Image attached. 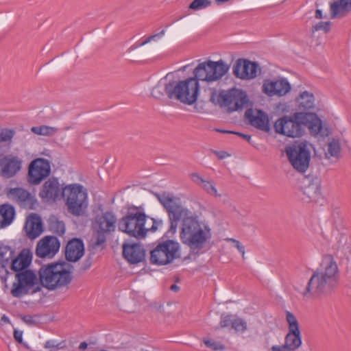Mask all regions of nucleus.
I'll list each match as a JSON object with an SVG mask.
<instances>
[{
  "label": "nucleus",
  "mask_w": 351,
  "mask_h": 351,
  "mask_svg": "<svg viewBox=\"0 0 351 351\" xmlns=\"http://www.w3.org/2000/svg\"><path fill=\"white\" fill-rule=\"evenodd\" d=\"M32 257L31 251L24 248L12 261L11 271L15 273L16 280L10 291L13 297L21 298L28 293L34 294L40 291L42 287L54 291L71 282L73 267L70 263L58 261L43 265L38 271V278L34 271L29 269Z\"/></svg>",
  "instance_id": "nucleus-1"
},
{
  "label": "nucleus",
  "mask_w": 351,
  "mask_h": 351,
  "mask_svg": "<svg viewBox=\"0 0 351 351\" xmlns=\"http://www.w3.org/2000/svg\"><path fill=\"white\" fill-rule=\"evenodd\" d=\"M159 202L168 214L169 228L165 232L166 237H174L178 222L181 221L180 239L181 242L191 250H202L206 241L211 237L210 228L207 225L202 226L198 217L189 209L184 208L173 196L156 193Z\"/></svg>",
  "instance_id": "nucleus-2"
},
{
  "label": "nucleus",
  "mask_w": 351,
  "mask_h": 351,
  "mask_svg": "<svg viewBox=\"0 0 351 351\" xmlns=\"http://www.w3.org/2000/svg\"><path fill=\"white\" fill-rule=\"evenodd\" d=\"M339 282L338 267L332 255L326 256L315 270L306 287L299 292L305 298H315L331 294Z\"/></svg>",
  "instance_id": "nucleus-3"
},
{
  "label": "nucleus",
  "mask_w": 351,
  "mask_h": 351,
  "mask_svg": "<svg viewBox=\"0 0 351 351\" xmlns=\"http://www.w3.org/2000/svg\"><path fill=\"white\" fill-rule=\"evenodd\" d=\"M230 65L223 60L217 61L208 60L200 62L193 70V76L181 80L180 88H184L191 104L196 102L199 92V81L208 83L222 78L229 71Z\"/></svg>",
  "instance_id": "nucleus-4"
},
{
  "label": "nucleus",
  "mask_w": 351,
  "mask_h": 351,
  "mask_svg": "<svg viewBox=\"0 0 351 351\" xmlns=\"http://www.w3.org/2000/svg\"><path fill=\"white\" fill-rule=\"evenodd\" d=\"M323 125L321 119L315 112H296L290 116L285 115L274 123L276 133L291 138L301 137L308 128L313 135L319 134Z\"/></svg>",
  "instance_id": "nucleus-5"
},
{
  "label": "nucleus",
  "mask_w": 351,
  "mask_h": 351,
  "mask_svg": "<svg viewBox=\"0 0 351 351\" xmlns=\"http://www.w3.org/2000/svg\"><path fill=\"white\" fill-rule=\"evenodd\" d=\"M147 217L142 206H130L126 215L119 219L118 229L130 237L143 239L147 235L145 223Z\"/></svg>",
  "instance_id": "nucleus-6"
},
{
  "label": "nucleus",
  "mask_w": 351,
  "mask_h": 351,
  "mask_svg": "<svg viewBox=\"0 0 351 351\" xmlns=\"http://www.w3.org/2000/svg\"><path fill=\"white\" fill-rule=\"evenodd\" d=\"M165 234L157 241L156 246L150 251V263L156 265H167L181 257L180 245Z\"/></svg>",
  "instance_id": "nucleus-7"
},
{
  "label": "nucleus",
  "mask_w": 351,
  "mask_h": 351,
  "mask_svg": "<svg viewBox=\"0 0 351 351\" xmlns=\"http://www.w3.org/2000/svg\"><path fill=\"white\" fill-rule=\"evenodd\" d=\"M82 189L80 184H71L62 188V197L65 200L68 212L73 216L82 215L87 207L86 193Z\"/></svg>",
  "instance_id": "nucleus-8"
},
{
  "label": "nucleus",
  "mask_w": 351,
  "mask_h": 351,
  "mask_svg": "<svg viewBox=\"0 0 351 351\" xmlns=\"http://www.w3.org/2000/svg\"><path fill=\"white\" fill-rule=\"evenodd\" d=\"M309 145L306 141H302L285 147L289 162L299 173H305L309 167L311 157Z\"/></svg>",
  "instance_id": "nucleus-9"
},
{
  "label": "nucleus",
  "mask_w": 351,
  "mask_h": 351,
  "mask_svg": "<svg viewBox=\"0 0 351 351\" xmlns=\"http://www.w3.org/2000/svg\"><path fill=\"white\" fill-rule=\"evenodd\" d=\"M117 221L115 214L111 210L97 215L95 217L93 226L95 230L94 234L95 241L93 245L98 247L104 244L106 241V234L114 232L116 229Z\"/></svg>",
  "instance_id": "nucleus-10"
},
{
  "label": "nucleus",
  "mask_w": 351,
  "mask_h": 351,
  "mask_svg": "<svg viewBox=\"0 0 351 351\" xmlns=\"http://www.w3.org/2000/svg\"><path fill=\"white\" fill-rule=\"evenodd\" d=\"M249 102L245 91L237 88L221 90L217 96V104L221 107H227L229 112L242 110Z\"/></svg>",
  "instance_id": "nucleus-11"
},
{
  "label": "nucleus",
  "mask_w": 351,
  "mask_h": 351,
  "mask_svg": "<svg viewBox=\"0 0 351 351\" xmlns=\"http://www.w3.org/2000/svg\"><path fill=\"white\" fill-rule=\"evenodd\" d=\"M285 318L288 325V332L285 337V343L280 348H282V351H295L302 343L299 322L295 315L289 311L285 312Z\"/></svg>",
  "instance_id": "nucleus-12"
},
{
  "label": "nucleus",
  "mask_w": 351,
  "mask_h": 351,
  "mask_svg": "<svg viewBox=\"0 0 351 351\" xmlns=\"http://www.w3.org/2000/svg\"><path fill=\"white\" fill-rule=\"evenodd\" d=\"M182 85L181 80L178 82L171 80L165 86L158 84L152 88L151 95L153 97L160 99L165 93L170 99H176L184 104L191 105L184 88H180Z\"/></svg>",
  "instance_id": "nucleus-13"
},
{
  "label": "nucleus",
  "mask_w": 351,
  "mask_h": 351,
  "mask_svg": "<svg viewBox=\"0 0 351 351\" xmlns=\"http://www.w3.org/2000/svg\"><path fill=\"white\" fill-rule=\"evenodd\" d=\"M304 182L302 200L306 203L315 202L323 205L325 200L322 192L321 178L317 176L308 175Z\"/></svg>",
  "instance_id": "nucleus-14"
},
{
  "label": "nucleus",
  "mask_w": 351,
  "mask_h": 351,
  "mask_svg": "<svg viewBox=\"0 0 351 351\" xmlns=\"http://www.w3.org/2000/svg\"><path fill=\"white\" fill-rule=\"evenodd\" d=\"M51 173L50 162L43 158L32 160L27 167V180L33 185H38Z\"/></svg>",
  "instance_id": "nucleus-15"
},
{
  "label": "nucleus",
  "mask_w": 351,
  "mask_h": 351,
  "mask_svg": "<svg viewBox=\"0 0 351 351\" xmlns=\"http://www.w3.org/2000/svg\"><path fill=\"white\" fill-rule=\"evenodd\" d=\"M123 258L130 265L146 263V251L139 243H124L122 245Z\"/></svg>",
  "instance_id": "nucleus-16"
},
{
  "label": "nucleus",
  "mask_w": 351,
  "mask_h": 351,
  "mask_svg": "<svg viewBox=\"0 0 351 351\" xmlns=\"http://www.w3.org/2000/svg\"><path fill=\"white\" fill-rule=\"evenodd\" d=\"M259 64L247 59L239 58L233 65L232 73L237 77L241 80H251L257 76Z\"/></svg>",
  "instance_id": "nucleus-17"
},
{
  "label": "nucleus",
  "mask_w": 351,
  "mask_h": 351,
  "mask_svg": "<svg viewBox=\"0 0 351 351\" xmlns=\"http://www.w3.org/2000/svg\"><path fill=\"white\" fill-rule=\"evenodd\" d=\"M7 195L24 208L34 210L38 204L36 197L22 187L10 188Z\"/></svg>",
  "instance_id": "nucleus-18"
},
{
  "label": "nucleus",
  "mask_w": 351,
  "mask_h": 351,
  "mask_svg": "<svg viewBox=\"0 0 351 351\" xmlns=\"http://www.w3.org/2000/svg\"><path fill=\"white\" fill-rule=\"evenodd\" d=\"M60 247V241L57 237L45 236L38 243L35 253L42 258H52L58 252Z\"/></svg>",
  "instance_id": "nucleus-19"
},
{
  "label": "nucleus",
  "mask_w": 351,
  "mask_h": 351,
  "mask_svg": "<svg viewBox=\"0 0 351 351\" xmlns=\"http://www.w3.org/2000/svg\"><path fill=\"white\" fill-rule=\"evenodd\" d=\"M291 89V86L289 81L284 77L280 80H265L262 86V91L269 97L274 95L284 96Z\"/></svg>",
  "instance_id": "nucleus-20"
},
{
  "label": "nucleus",
  "mask_w": 351,
  "mask_h": 351,
  "mask_svg": "<svg viewBox=\"0 0 351 351\" xmlns=\"http://www.w3.org/2000/svg\"><path fill=\"white\" fill-rule=\"evenodd\" d=\"M244 117L252 126L266 132H269L271 128L269 117L263 110L256 109V114H254V110L248 108Z\"/></svg>",
  "instance_id": "nucleus-21"
},
{
  "label": "nucleus",
  "mask_w": 351,
  "mask_h": 351,
  "mask_svg": "<svg viewBox=\"0 0 351 351\" xmlns=\"http://www.w3.org/2000/svg\"><path fill=\"white\" fill-rule=\"evenodd\" d=\"M22 160L12 154L0 157V175L6 178L14 177L21 169Z\"/></svg>",
  "instance_id": "nucleus-22"
},
{
  "label": "nucleus",
  "mask_w": 351,
  "mask_h": 351,
  "mask_svg": "<svg viewBox=\"0 0 351 351\" xmlns=\"http://www.w3.org/2000/svg\"><path fill=\"white\" fill-rule=\"evenodd\" d=\"M58 178L51 177L44 182L39 192V196L44 200L56 201L62 199V188L60 187Z\"/></svg>",
  "instance_id": "nucleus-23"
},
{
  "label": "nucleus",
  "mask_w": 351,
  "mask_h": 351,
  "mask_svg": "<svg viewBox=\"0 0 351 351\" xmlns=\"http://www.w3.org/2000/svg\"><path fill=\"white\" fill-rule=\"evenodd\" d=\"M84 254V241L80 238H73L70 239L65 247V258L67 261L75 263L78 261Z\"/></svg>",
  "instance_id": "nucleus-24"
},
{
  "label": "nucleus",
  "mask_w": 351,
  "mask_h": 351,
  "mask_svg": "<svg viewBox=\"0 0 351 351\" xmlns=\"http://www.w3.org/2000/svg\"><path fill=\"white\" fill-rule=\"evenodd\" d=\"M24 228L29 239L33 240L38 237L43 232L41 217L37 213L29 214Z\"/></svg>",
  "instance_id": "nucleus-25"
},
{
  "label": "nucleus",
  "mask_w": 351,
  "mask_h": 351,
  "mask_svg": "<svg viewBox=\"0 0 351 351\" xmlns=\"http://www.w3.org/2000/svg\"><path fill=\"white\" fill-rule=\"evenodd\" d=\"M14 254L15 251L12 247L0 241V265L5 275L10 274L8 270L9 263L10 268L11 269L12 261L18 256V255L14 256Z\"/></svg>",
  "instance_id": "nucleus-26"
},
{
  "label": "nucleus",
  "mask_w": 351,
  "mask_h": 351,
  "mask_svg": "<svg viewBox=\"0 0 351 351\" xmlns=\"http://www.w3.org/2000/svg\"><path fill=\"white\" fill-rule=\"evenodd\" d=\"M16 215L14 207L9 204L0 205V229L10 226Z\"/></svg>",
  "instance_id": "nucleus-27"
},
{
  "label": "nucleus",
  "mask_w": 351,
  "mask_h": 351,
  "mask_svg": "<svg viewBox=\"0 0 351 351\" xmlns=\"http://www.w3.org/2000/svg\"><path fill=\"white\" fill-rule=\"evenodd\" d=\"M350 11H351V7L346 0H337L330 5L331 19L344 16Z\"/></svg>",
  "instance_id": "nucleus-28"
},
{
  "label": "nucleus",
  "mask_w": 351,
  "mask_h": 351,
  "mask_svg": "<svg viewBox=\"0 0 351 351\" xmlns=\"http://www.w3.org/2000/svg\"><path fill=\"white\" fill-rule=\"evenodd\" d=\"M295 100L300 110H308L314 107V95L307 90L301 93Z\"/></svg>",
  "instance_id": "nucleus-29"
},
{
  "label": "nucleus",
  "mask_w": 351,
  "mask_h": 351,
  "mask_svg": "<svg viewBox=\"0 0 351 351\" xmlns=\"http://www.w3.org/2000/svg\"><path fill=\"white\" fill-rule=\"evenodd\" d=\"M337 241L336 243L332 246V248L337 251V252H341V254H346L350 250V244L348 242V237L344 234H339L337 238Z\"/></svg>",
  "instance_id": "nucleus-30"
},
{
  "label": "nucleus",
  "mask_w": 351,
  "mask_h": 351,
  "mask_svg": "<svg viewBox=\"0 0 351 351\" xmlns=\"http://www.w3.org/2000/svg\"><path fill=\"white\" fill-rule=\"evenodd\" d=\"M234 316V315L230 313H223L220 316V322L216 329L226 328L228 330H232Z\"/></svg>",
  "instance_id": "nucleus-31"
},
{
  "label": "nucleus",
  "mask_w": 351,
  "mask_h": 351,
  "mask_svg": "<svg viewBox=\"0 0 351 351\" xmlns=\"http://www.w3.org/2000/svg\"><path fill=\"white\" fill-rule=\"evenodd\" d=\"M66 347V340L58 341L55 339L47 340L43 348L48 351H58L59 350L64 349Z\"/></svg>",
  "instance_id": "nucleus-32"
},
{
  "label": "nucleus",
  "mask_w": 351,
  "mask_h": 351,
  "mask_svg": "<svg viewBox=\"0 0 351 351\" xmlns=\"http://www.w3.org/2000/svg\"><path fill=\"white\" fill-rule=\"evenodd\" d=\"M31 131L37 135L51 136L56 133L57 129L56 128L48 125L34 126L31 128Z\"/></svg>",
  "instance_id": "nucleus-33"
},
{
  "label": "nucleus",
  "mask_w": 351,
  "mask_h": 351,
  "mask_svg": "<svg viewBox=\"0 0 351 351\" xmlns=\"http://www.w3.org/2000/svg\"><path fill=\"white\" fill-rule=\"evenodd\" d=\"M328 152L332 157L339 158L341 156V145L339 139L332 138L328 143Z\"/></svg>",
  "instance_id": "nucleus-34"
},
{
  "label": "nucleus",
  "mask_w": 351,
  "mask_h": 351,
  "mask_svg": "<svg viewBox=\"0 0 351 351\" xmlns=\"http://www.w3.org/2000/svg\"><path fill=\"white\" fill-rule=\"evenodd\" d=\"M50 230L56 233L59 236H62L65 233V225L62 221L55 219L49 222Z\"/></svg>",
  "instance_id": "nucleus-35"
},
{
  "label": "nucleus",
  "mask_w": 351,
  "mask_h": 351,
  "mask_svg": "<svg viewBox=\"0 0 351 351\" xmlns=\"http://www.w3.org/2000/svg\"><path fill=\"white\" fill-rule=\"evenodd\" d=\"M193 177H197L199 180L202 182V188L210 195H213L215 197L219 196V195L217 193V191L215 186L213 184V183L210 181L204 180L201 177H199L197 174H193Z\"/></svg>",
  "instance_id": "nucleus-36"
},
{
  "label": "nucleus",
  "mask_w": 351,
  "mask_h": 351,
  "mask_svg": "<svg viewBox=\"0 0 351 351\" xmlns=\"http://www.w3.org/2000/svg\"><path fill=\"white\" fill-rule=\"evenodd\" d=\"M247 329V322L241 317L234 316L232 330L235 332H245Z\"/></svg>",
  "instance_id": "nucleus-37"
},
{
  "label": "nucleus",
  "mask_w": 351,
  "mask_h": 351,
  "mask_svg": "<svg viewBox=\"0 0 351 351\" xmlns=\"http://www.w3.org/2000/svg\"><path fill=\"white\" fill-rule=\"evenodd\" d=\"M211 5L210 0H193L188 7L189 10H199L206 8Z\"/></svg>",
  "instance_id": "nucleus-38"
},
{
  "label": "nucleus",
  "mask_w": 351,
  "mask_h": 351,
  "mask_svg": "<svg viewBox=\"0 0 351 351\" xmlns=\"http://www.w3.org/2000/svg\"><path fill=\"white\" fill-rule=\"evenodd\" d=\"M330 21H320L311 27L312 33H315L317 31H323L324 33H328L330 31Z\"/></svg>",
  "instance_id": "nucleus-39"
},
{
  "label": "nucleus",
  "mask_w": 351,
  "mask_h": 351,
  "mask_svg": "<svg viewBox=\"0 0 351 351\" xmlns=\"http://www.w3.org/2000/svg\"><path fill=\"white\" fill-rule=\"evenodd\" d=\"M16 132L14 129L3 128L0 132V142H8L12 140Z\"/></svg>",
  "instance_id": "nucleus-40"
},
{
  "label": "nucleus",
  "mask_w": 351,
  "mask_h": 351,
  "mask_svg": "<svg viewBox=\"0 0 351 351\" xmlns=\"http://www.w3.org/2000/svg\"><path fill=\"white\" fill-rule=\"evenodd\" d=\"M205 345L209 348H211L213 350H221L223 349V346L215 341L211 340V339H204V341Z\"/></svg>",
  "instance_id": "nucleus-41"
},
{
  "label": "nucleus",
  "mask_w": 351,
  "mask_h": 351,
  "mask_svg": "<svg viewBox=\"0 0 351 351\" xmlns=\"http://www.w3.org/2000/svg\"><path fill=\"white\" fill-rule=\"evenodd\" d=\"M40 316L38 315H19V317L21 319V320L27 324V325H34L36 322L35 320H34V317H39Z\"/></svg>",
  "instance_id": "nucleus-42"
},
{
  "label": "nucleus",
  "mask_w": 351,
  "mask_h": 351,
  "mask_svg": "<svg viewBox=\"0 0 351 351\" xmlns=\"http://www.w3.org/2000/svg\"><path fill=\"white\" fill-rule=\"evenodd\" d=\"M151 219L153 221V224H152L151 228H146L147 233L148 232H155L158 230V227L159 226H162V224H163V222H162V219H156V218H154V217H152Z\"/></svg>",
  "instance_id": "nucleus-43"
},
{
  "label": "nucleus",
  "mask_w": 351,
  "mask_h": 351,
  "mask_svg": "<svg viewBox=\"0 0 351 351\" xmlns=\"http://www.w3.org/2000/svg\"><path fill=\"white\" fill-rule=\"evenodd\" d=\"M165 33V29H162L160 32L148 36L145 40H143L142 42L141 45H144L151 42L152 40H155L156 38H161L162 36H164Z\"/></svg>",
  "instance_id": "nucleus-44"
},
{
  "label": "nucleus",
  "mask_w": 351,
  "mask_h": 351,
  "mask_svg": "<svg viewBox=\"0 0 351 351\" xmlns=\"http://www.w3.org/2000/svg\"><path fill=\"white\" fill-rule=\"evenodd\" d=\"M165 33V29H162L160 32L148 36L145 40H143L142 42L141 45H144L151 42L152 40H155L156 38H161L162 36H164Z\"/></svg>",
  "instance_id": "nucleus-45"
},
{
  "label": "nucleus",
  "mask_w": 351,
  "mask_h": 351,
  "mask_svg": "<svg viewBox=\"0 0 351 351\" xmlns=\"http://www.w3.org/2000/svg\"><path fill=\"white\" fill-rule=\"evenodd\" d=\"M93 263V257L90 254H89L85 260L83 261L82 266L80 267L81 271H85L90 269Z\"/></svg>",
  "instance_id": "nucleus-46"
},
{
  "label": "nucleus",
  "mask_w": 351,
  "mask_h": 351,
  "mask_svg": "<svg viewBox=\"0 0 351 351\" xmlns=\"http://www.w3.org/2000/svg\"><path fill=\"white\" fill-rule=\"evenodd\" d=\"M234 134L237 135L239 137L242 138L243 139L245 140L250 145H253V143L252 142V137L250 135L236 131H234Z\"/></svg>",
  "instance_id": "nucleus-47"
},
{
  "label": "nucleus",
  "mask_w": 351,
  "mask_h": 351,
  "mask_svg": "<svg viewBox=\"0 0 351 351\" xmlns=\"http://www.w3.org/2000/svg\"><path fill=\"white\" fill-rule=\"evenodd\" d=\"M14 338L19 343H23V331L15 329L14 330Z\"/></svg>",
  "instance_id": "nucleus-48"
},
{
  "label": "nucleus",
  "mask_w": 351,
  "mask_h": 351,
  "mask_svg": "<svg viewBox=\"0 0 351 351\" xmlns=\"http://www.w3.org/2000/svg\"><path fill=\"white\" fill-rule=\"evenodd\" d=\"M232 242L234 243V246L239 250V252L243 256L245 254L244 246L237 240L232 239Z\"/></svg>",
  "instance_id": "nucleus-49"
},
{
  "label": "nucleus",
  "mask_w": 351,
  "mask_h": 351,
  "mask_svg": "<svg viewBox=\"0 0 351 351\" xmlns=\"http://www.w3.org/2000/svg\"><path fill=\"white\" fill-rule=\"evenodd\" d=\"M315 16L316 19H321L323 18V13H322V10H320V9H317L315 10Z\"/></svg>",
  "instance_id": "nucleus-50"
},
{
  "label": "nucleus",
  "mask_w": 351,
  "mask_h": 351,
  "mask_svg": "<svg viewBox=\"0 0 351 351\" xmlns=\"http://www.w3.org/2000/svg\"><path fill=\"white\" fill-rule=\"evenodd\" d=\"M8 275H5V273L3 272V269L1 267L0 269V278L2 282H5L7 280Z\"/></svg>",
  "instance_id": "nucleus-51"
},
{
  "label": "nucleus",
  "mask_w": 351,
  "mask_h": 351,
  "mask_svg": "<svg viewBox=\"0 0 351 351\" xmlns=\"http://www.w3.org/2000/svg\"><path fill=\"white\" fill-rule=\"evenodd\" d=\"M215 131L220 132V133H223V134H234V131L218 129V128H216Z\"/></svg>",
  "instance_id": "nucleus-52"
},
{
  "label": "nucleus",
  "mask_w": 351,
  "mask_h": 351,
  "mask_svg": "<svg viewBox=\"0 0 351 351\" xmlns=\"http://www.w3.org/2000/svg\"><path fill=\"white\" fill-rule=\"evenodd\" d=\"M87 347H88V343L86 341H83V342L80 343V344L79 346V349L84 350L86 349Z\"/></svg>",
  "instance_id": "nucleus-53"
},
{
  "label": "nucleus",
  "mask_w": 351,
  "mask_h": 351,
  "mask_svg": "<svg viewBox=\"0 0 351 351\" xmlns=\"http://www.w3.org/2000/svg\"><path fill=\"white\" fill-rule=\"evenodd\" d=\"M1 320L2 322L5 323V324H9L10 323V320L9 319L8 317H7L5 315H3L1 318Z\"/></svg>",
  "instance_id": "nucleus-54"
},
{
  "label": "nucleus",
  "mask_w": 351,
  "mask_h": 351,
  "mask_svg": "<svg viewBox=\"0 0 351 351\" xmlns=\"http://www.w3.org/2000/svg\"><path fill=\"white\" fill-rule=\"evenodd\" d=\"M170 289L173 291L178 292L180 290V287L177 285L173 284L171 286Z\"/></svg>",
  "instance_id": "nucleus-55"
},
{
  "label": "nucleus",
  "mask_w": 351,
  "mask_h": 351,
  "mask_svg": "<svg viewBox=\"0 0 351 351\" xmlns=\"http://www.w3.org/2000/svg\"><path fill=\"white\" fill-rule=\"evenodd\" d=\"M215 95H216V92H215V90H213L211 93L210 101L214 104H216L215 98Z\"/></svg>",
  "instance_id": "nucleus-56"
},
{
  "label": "nucleus",
  "mask_w": 351,
  "mask_h": 351,
  "mask_svg": "<svg viewBox=\"0 0 351 351\" xmlns=\"http://www.w3.org/2000/svg\"><path fill=\"white\" fill-rule=\"evenodd\" d=\"M272 351H282V348H280V346H273L271 347Z\"/></svg>",
  "instance_id": "nucleus-57"
},
{
  "label": "nucleus",
  "mask_w": 351,
  "mask_h": 351,
  "mask_svg": "<svg viewBox=\"0 0 351 351\" xmlns=\"http://www.w3.org/2000/svg\"><path fill=\"white\" fill-rule=\"evenodd\" d=\"M189 12H188V13H185L184 14H183V15H182V16H179V17H178L176 21H174L173 23L176 22V21H177L181 20V19H183L184 16H187V15H189Z\"/></svg>",
  "instance_id": "nucleus-58"
},
{
  "label": "nucleus",
  "mask_w": 351,
  "mask_h": 351,
  "mask_svg": "<svg viewBox=\"0 0 351 351\" xmlns=\"http://www.w3.org/2000/svg\"><path fill=\"white\" fill-rule=\"evenodd\" d=\"M226 155H228V154L226 152H221V155H219V158L220 159H223L226 157Z\"/></svg>",
  "instance_id": "nucleus-59"
},
{
  "label": "nucleus",
  "mask_w": 351,
  "mask_h": 351,
  "mask_svg": "<svg viewBox=\"0 0 351 351\" xmlns=\"http://www.w3.org/2000/svg\"><path fill=\"white\" fill-rule=\"evenodd\" d=\"M230 0H215L216 3L219 5L227 1H229Z\"/></svg>",
  "instance_id": "nucleus-60"
},
{
  "label": "nucleus",
  "mask_w": 351,
  "mask_h": 351,
  "mask_svg": "<svg viewBox=\"0 0 351 351\" xmlns=\"http://www.w3.org/2000/svg\"><path fill=\"white\" fill-rule=\"evenodd\" d=\"M190 64H186L182 67H181L179 70L180 71H186V69H187L188 66H189Z\"/></svg>",
  "instance_id": "nucleus-61"
},
{
  "label": "nucleus",
  "mask_w": 351,
  "mask_h": 351,
  "mask_svg": "<svg viewBox=\"0 0 351 351\" xmlns=\"http://www.w3.org/2000/svg\"><path fill=\"white\" fill-rule=\"evenodd\" d=\"M348 1V3H349V5H350L351 7V0H346Z\"/></svg>",
  "instance_id": "nucleus-62"
},
{
  "label": "nucleus",
  "mask_w": 351,
  "mask_h": 351,
  "mask_svg": "<svg viewBox=\"0 0 351 351\" xmlns=\"http://www.w3.org/2000/svg\"><path fill=\"white\" fill-rule=\"evenodd\" d=\"M188 258H189V256H186V257L184 258V261H185V260H186Z\"/></svg>",
  "instance_id": "nucleus-63"
},
{
  "label": "nucleus",
  "mask_w": 351,
  "mask_h": 351,
  "mask_svg": "<svg viewBox=\"0 0 351 351\" xmlns=\"http://www.w3.org/2000/svg\"><path fill=\"white\" fill-rule=\"evenodd\" d=\"M276 88H277V89H279L280 87V86H279V85H278V86H276Z\"/></svg>",
  "instance_id": "nucleus-64"
}]
</instances>
